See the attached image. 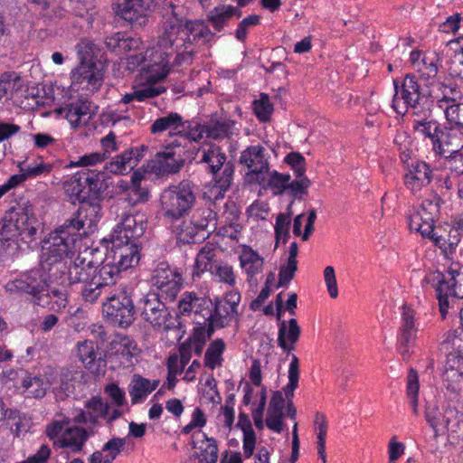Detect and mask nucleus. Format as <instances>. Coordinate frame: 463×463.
Masks as SVG:
<instances>
[{
	"instance_id": "21",
	"label": "nucleus",
	"mask_w": 463,
	"mask_h": 463,
	"mask_svg": "<svg viewBox=\"0 0 463 463\" xmlns=\"http://www.w3.org/2000/svg\"><path fill=\"white\" fill-rule=\"evenodd\" d=\"M113 262L121 271L136 267L140 260V246L137 241L112 239Z\"/></svg>"
},
{
	"instance_id": "31",
	"label": "nucleus",
	"mask_w": 463,
	"mask_h": 463,
	"mask_svg": "<svg viewBox=\"0 0 463 463\" xmlns=\"http://www.w3.org/2000/svg\"><path fill=\"white\" fill-rule=\"evenodd\" d=\"M126 441V438L110 439L102 446L101 450H97L90 455L88 463H113L124 450Z\"/></svg>"
},
{
	"instance_id": "29",
	"label": "nucleus",
	"mask_w": 463,
	"mask_h": 463,
	"mask_svg": "<svg viewBox=\"0 0 463 463\" xmlns=\"http://www.w3.org/2000/svg\"><path fill=\"white\" fill-rule=\"evenodd\" d=\"M301 335V328L297 319L282 320L279 326L278 345L288 354L295 349Z\"/></svg>"
},
{
	"instance_id": "18",
	"label": "nucleus",
	"mask_w": 463,
	"mask_h": 463,
	"mask_svg": "<svg viewBox=\"0 0 463 463\" xmlns=\"http://www.w3.org/2000/svg\"><path fill=\"white\" fill-rule=\"evenodd\" d=\"M93 250H85L73 257L66 263L65 273H59L61 277L66 276L69 284H82L94 279L96 261L89 260L87 256Z\"/></svg>"
},
{
	"instance_id": "45",
	"label": "nucleus",
	"mask_w": 463,
	"mask_h": 463,
	"mask_svg": "<svg viewBox=\"0 0 463 463\" xmlns=\"http://www.w3.org/2000/svg\"><path fill=\"white\" fill-rule=\"evenodd\" d=\"M216 257V249L212 245L203 246L199 252L197 253L195 259L194 269L196 270V275L199 276L200 273H203L206 270L210 272L214 268V265L218 262L215 260Z\"/></svg>"
},
{
	"instance_id": "51",
	"label": "nucleus",
	"mask_w": 463,
	"mask_h": 463,
	"mask_svg": "<svg viewBox=\"0 0 463 463\" xmlns=\"http://www.w3.org/2000/svg\"><path fill=\"white\" fill-rule=\"evenodd\" d=\"M164 91L165 89L161 87L146 86L141 89H137L131 93L125 94L120 101L124 104H128L133 100L144 101L147 99L155 98Z\"/></svg>"
},
{
	"instance_id": "58",
	"label": "nucleus",
	"mask_w": 463,
	"mask_h": 463,
	"mask_svg": "<svg viewBox=\"0 0 463 463\" xmlns=\"http://www.w3.org/2000/svg\"><path fill=\"white\" fill-rule=\"evenodd\" d=\"M252 108L256 117L263 122L270 119L273 112V104L269 100V95L261 93L259 99L252 102Z\"/></svg>"
},
{
	"instance_id": "26",
	"label": "nucleus",
	"mask_w": 463,
	"mask_h": 463,
	"mask_svg": "<svg viewBox=\"0 0 463 463\" xmlns=\"http://www.w3.org/2000/svg\"><path fill=\"white\" fill-rule=\"evenodd\" d=\"M77 353L79 359L91 373L99 375L105 373L107 363L101 354L96 351L94 342L85 340L78 343Z\"/></svg>"
},
{
	"instance_id": "23",
	"label": "nucleus",
	"mask_w": 463,
	"mask_h": 463,
	"mask_svg": "<svg viewBox=\"0 0 463 463\" xmlns=\"http://www.w3.org/2000/svg\"><path fill=\"white\" fill-rule=\"evenodd\" d=\"M95 432V428L92 426H89L87 429L80 426L70 427L63 430L57 440H54V446L67 448L72 453H79L82 450L88 439Z\"/></svg>"
},
{
	"instance_id": "15",
	"label": "nucleus",
	"mask_w": 463,
	"mask_h": 463,
	"mask_svg": "<svg viewBox=\"0 0 463 463\" xmlns=\"http://www.w3.org/2000/svg\"><path fill=\"white\" fill-rule=\"evenodd\" d=\"M76 185L72 193L78 200L95 198L99 201L101 194L108 188L106 173L102 171L90 170L79 174L75 177Z\"/></svg>"
},
{
	"instance_id": "55",
	"label": "nucleus",
	"mask_w": 463,
	"mask_h": 463,
	"mask_svg": "<svg viewBox=\"0 0 463 463\" xmlns=\"http://www.w3.org/2000/svg\"><path fill=\"white\" fill-rule=\"evenodd\" d=\"M198 324L193 330L192 335L188 337L191 341L206 344L207 340L212 337L217 326L215 323L211 320H206V322L201 323L199 320L196 322Z\"/></svg>"
},
{
	"instance_id": "12",
	"label": "nucleus",
	"mask_w": 463,
	"mask_h": 463,
	"mask_svg": "<svg viewBox=\"0 0 463 463\" xmlns=\"http://www.w3.org/2000/svg\"><path fill=\"white\" fill-rule=\"evenodd\" d=\"M103 312L121 327L129 326L135 320L136 308L130 295L126 289H120L103 303Z\"/></svg>"
},
{
	"instance_id": "2",
	"label": "nucleus",
	"mask_w": 463,
	"mask_h": 463,
	"mask_svg": "<svg viewBox=\"0 0 463 463\" xmlns=\"http://www.w3.org/2000/svg\"><path fill=\"white\" fill-rule=\"evenodd\" d=\"M175 6L170 5L163 14V23L157 38V46L162 49L188 47L189 45L205 44L213 33L208 25L201 20H189L177 14Z\"/></svg>"
},
{
	"instance_id": "61",
	"label": "nucleus",
	"mask_w": 463,
	"mask_h": 463,
	"mask_svg": "<svg viewBox=\"0 0 463 463\" xmlns=\"http://www.w3.org/2000/svg\"><path fill=\"white\" fill-rule=\"evenodd\" d=\"M102 288L103 287L100 285V282H98L95 279L82 283L80 289L82 299L90 304L95 303L100 297Z\"/></svg>"
},
{
	"instance_id": "7",
	"label": "nucleus",
	"mask_w": 463,
	"mask_h": 463,
	"mask_svg": "<svg viewBox=\"0 0 463 463\" xmlns=\"http://www.w3.org/2000/svg\"><path fill=\"white\" fill-rule=\"evenodd\" d=\"M141 317L154 328L169 331L178 328L181 325L178 314L171 311L161 301L160 296L156 292H148L139 301Z\"/></svg>"
},
{
	"instance_id": "35",
	"label": "nucleus",
	"mask_w": 463,
	"mask_h": 463,
	"mask_svg": "<svg viewBox=\"0 0 463 463\" xmlns=\"http://www.w3.org/2000/svg\"><path fill=\"white\" fill-rule=\"evenodd\" d=\"M435 90V98L439 109L457 104L462 99V92L455 83L438 82Z\"/></svg>"
},
{
	"instance_id": "52",
	"label": "nucleus",
	"mask_w": 463,
	"mask_h": 463,
	"mask_svg": "<svg viewBox=\"0 0 463 463\" xmlns=\"http://www.w3.org/2000/svg\"><path fill=\"white\" fill-rule=\"evenodd\" d=\"M288 383L284 387L283 391L286 399L291 401L294 392L298 386L299 380V360L297 355L291 354V362L288 367Z\"/></svg>"
},
{
	"instance_id": "36",
	"label": "nucleus",
	"mask_w": 463,
	"mask_h": 463,
	"mask_svg": "<svg viewBox=\"0 0 463 463\" xmlns=\"http://www.w3.org/2000/svg\"><path fill=\"white\" fill-rule=\"evenodd\" d=\"M159 380L150 381L140 374H134L129 384V395L133 404L145 400L148 394L157 388Z\"/></svg>"
},
{
	"instance_id": "10",
	"label": "nucleus",
	"mask_w": 463,
	"mask_h": 463,
	"mask_svg": "<svg viewBox=\"0 0 463 463\" xmlns=\"http://www.w3.org/2000/svg\"><path fill=\"white\" fill-rule=\"evenodd\" d=\"M39 225L33 206L31 204L19 205L5 213L3 218L2 234L6 237L25 235L31 238L36 233Z\"/></svg>"
},
{
	"instance_id": "8",
	"label": "nucleus",
	"mask_w": 463,
	"mask_h": 463,
	"mask_svg": "<svg viewBox=\"0 0 463 463\" xmlns=\"http://www.w3.org/2000/svg\"><path fill=\"white\" fill-rule=\"evenodd\" d=\"M49 284L42 269H33L9 280L5 288L10 294H26L34 304L42 305L44 295L48 294Z\"/></svg>"
},
{
	"instance_id": "28",
	"label": "nucleus",
	"mask_w": 463,
	"mask_h": 463,
	"mask_svg": "<svg viewBox=\"0 0 463 463\" xmlns=\"http://www.w3.org/2000/svg\"><path fill=\"white\" fill-rule=\"evenodd\" d=\"M57 113L65 118L72 128L85 125L90 119V102L87 99H78L57 109Z\"/></svg>"
},
{
	"instance_id": "5",
	"label": "nucleus",
	"mask_w": 463,
	"mask_h": 463,
	"mask_svg": "<svg viewBox=\"0 0 463 463\" xmlns=\"http://www.w3.org/2000/svg\"><path fill=\"white\" fill-rule=\"evenodd\" d=\"M395 95L392 99V108L399 114L409 112L413 120H427L431 117L432 100L420 91V87L414 76L407 75L398 90L394 81Z\"/></svg>"
},
{
	"instance_id": "39",
	"label": "nucleus",
	"mask_w": 463,
	"mask_h": 463,
	"mask_svg": "<svg viewBox=\"0 0 463 463\" xmlns=\"http://www.w3.org/2000/svg\"><path fill=\"white\" fill-rule=\"evenodd\" d=\"M417 331L418 328L415 325V314L413 309L407 306H403L398 341L414 343Z\"/></svg>"
},
{
	"instance_id": "50",
	"label": "nucleus",
	"mask_w": 463,
	"mask_h": 463,
	"mask_svg": "<svg viewBox=\"0 0 463 463\" xmlns=\"http://www.w3.org/2000/svg\"><path fill=\"white\" fill-rule=\"evenodd\" d=\"M105 44L111 52H127L137 49L139 44L138 39L124 38L120 33L107 37Z\"/></svg>"
},
{
	"instance_id": "1",
	"label": "nucleus",
	"mask_w": 463,
	"mask_h": 463,
	"mask_svg": "<svg viewBox=\"0 0 463 463\" xmlns=\"http://www.w3.org/2000/svg\"><path fill=\"white\" fill-rule=\"evenodd\" d=\"M442 200L437 194L425 199L420 208L409 217L411 231L420 232L422 237L431 240L447 258H452L460 242V232L450 224L434 226L435 220L439 215Z\"/></svg>"
},
{
	"instance_id": "41",
	"label": "nucleus",
	"mask_w": 463,
	"mask_h": 463,
	"mask_svg": "<svg viewBox=\"0 0 463 463\" xmlns=\"http://www.w3.org/2000/svg\"><path fill=\"white\" fill-rule=\"evenodd\" d=\"M120 272L121 270L113 261H105L101 263L96 261L94 279L98 282H100V285L105 288L107 286L115 284L119 277Z\"/></svg>"
},
{
	"instance_id": "32",
	"label": "nucleus",
	"mask_w": 463,
	"mask_h": 463,
	"mask_svg": "<svg viewBox=\"0 0 463 463\" xmlns=\"http://www.w3.org/2000/svg\"><path fill=\"white\" fill-rule=\"evenodd\" d=\"M184 165V159L173 147L167 146L165 151L159 152L154 161V168L160 174H176Z\"/></svg>"
},
{
	"instance_id": "14",
	"label": "nucleus",
	"mask_w": 463,
	"mask_h": 463,
	"mask_svg": "<svg viewBox=\"0 0 463 463\" xmlns=\"http://www.w3.org/2000/svg\"><path fill=\"white\" fill-rule=\"evenodd\" d=\"M239 163L248 168L246 179L250 183L264 184L269 172L266 148L257 145L250 146L240 156Z\"/></svg>"
},
{
	"instance_id": "57",
	"label": "nucleus",
	"mask_w": 463,
	"mask_h": 463,
	"mask_svg": "<svg viewBox=\"0 0 463 463\" xmlns=\"http://www.w3.org/2000/svg\"><path fill=\"white\" fill-rule=\"evenodd\" d=\"M234 122L232 120L217 121L205 124L206 137L213 139H222L232 134V128Z\"/></svg>"
},
{
	"instance_id": "11",
	"label": "nucleus",
	"mask_w": 463,
	"mask_h": 463,
	"mask_svg": "<svg viewBox=\"0 0 463 463\" xmlns=\"http://www.w3.org/2000/svg\"><path fill=\"white\" fill-rule=\"evenodd\" d=\"M457 266L451 265L446 273L438 272L434 278L438 281L437 293L442 318H445L448 312L449 297L463 298V272Z\"/></svg>"
},
{
	"instance_id": "20",
	"label": "nucleus",
	"mask_w": 463,
	"mask_h": 463,
	"mask_svg": "<svg viewBox=\"0 0 463 463\" xmlns=\"http://www.w3.org/2000/svg\"><path fill=\"white\" fill-rule=\"evenodd\" d=\"M79 202L80 205L78 211L73 213L71 218L64 222V223L78 232L85 225L88 228H92L96 225L100 218L101 210L99 201L95 198L79 200Z\"/></svg>"
},
{
	"instance_id": "40",
	"label": "nucleus",
	"mask_w": 463,
	"mask_h": 463,
	"mask_svg": "<svg viewBox=\"0 0 463 463\" xmlns=\"http://www.w3.org/2000/svg\"><path fill=\"white\" fill-rule=\"evenodd\" d=\"M241 268L246 271L250 280L256 274L262 271L263 259L250 247H244L240 255Z\"/></svg>"
},
{
	"instance_id": "6",
	"label": "nucleus",
	"mask_w": 463,
	"mask_h": 463,
	"mask_svg": "<svg viewBox=\"0 0 463 463\" xmlns=\"http://www.w3.org/2000/svg\"><path fill=\"white\" fill-rule=\"evenodd\" d=\"M196 187L189 181L172 185L161 194L164 217L173 222L188 213L196 202Z\"/></svg>"
},
{
	"instance_id": "53",
	"label": "nucleus",
	"mask_w": 463,
	"mask_h": 463,
	"mask_svg": "<svg viewBox=\"0 0 463 463\" xmlns=\"http://www.w3.org/2000/svg\"><path fill=\"white\" fill-rule=\"evenodd\" d=\"M443 349L452 353L463 354V331L459 329L449 330L443 335L440 343Z\"/></svg>"
},
{
	"instance_id": "47",
	"label": "nucleus",
	"mask_w": 463,
	"mask_h": 463,
	"mask_svg": "<svg viewBox=\"0 0 463 463\" xmlns=\"http://www.w3.org/2000/svg\"><path fill=\"white\" fill-rule=\"evenodd\" d=\"M225 349V344L222 339L213 341L204 354V365L212 370L220 366L222 362V354Z\"/></svg>"
},
{
	"instance_id": "64",
	"label": "nucleus",
	"mask_w": 463,
	"mask_h": 463,
	"mask_svg": "<svg viewBox=\"0 0 463 463\" xmlns=\"http://www.w3.org/2000/svg\"><path fill=\"white\" fill-rule=\"evenodd\" d=\"M211 273L217 277L221 282L226 283L229 286L235 284V275L232 266L227 263L218 261Z\"/></svg>"
},
{
	"instance_id": "62",
	"label": "nucleus",
	"mask_w": 463,
	"mask_h": 463,
	"mask_svg": "<svg viewBox=\"0 0 463 463\" xmlns=\"http://www.w3.org/2000/svg\"><path fill=\"white\" fill-rule=\"evenodd\" d=\"M290 180L289 175L273 171L268 179V186L273 190L274 194L279 195L286 192Z\"/></svg>"
},
{
	"instance_id": "38",
	"label": "nucleus",
	"mask_w": 463,
	"mask_h": 463,
	"mask_svg": "<svg viewBox=\"0 0 463 463\" xmlns=\"http://www.w3.org/2000/svg\"><path fill=\"white\" fill-rule=\"evenodd\" d=\"M23 387L27 397L40 399L43 398L49 385L48 381L43 377L32 375L26 371H20Z\"/></svg>"
},
{
	"instance_id": "16",
	"label": "nucleus",
	"mask_w": 463,
	"mask_h": 463,
	"mask_svg": "<svg viewBox=\"0 0 463 463\" xmlns=\"http://www.w3.org/2000/svg\"><path fill=\"white\" fill-rule=\"evenodd\" d=\"M241 294L232 290L225 294L222 298H216L213 303L212 320L217 328H223L231 325L232 321H238L241 316L239 304Z\"/></svg>"
},
{
	"instance_id": "43",
	"label": "nucleus",
	"mask_w": 463,
	"mask_h": 463,
	"mask_svg": "<svg viewBox=\"0 0 463 463\" xmlns=\"http://www.w3.org/2000/svg\"><path fill=\"white\" fill-rule=\"evenodd\" d=\"M206 237V234L194 225L191 220L182 222L176 228L177 241L183 244L196 243L203 241Z\"/></svg>"
},
{
	"instance_id": "44",
	"label": "nucleus",
	"mask_w": 463,
	"mask_h": 463,
	"mask_svg": "<svg viewBox=\"0 0 463 463\" xmlns=\"http://www.w3.org/2000/svg\"><path fill=\"white\" fill-rule=\"evenodd\" d=\"M22 89L20 76L14 72H5L0 77V101L11 99Z\"/></svg>"
},
{
	"instance_id": "63",
	"label": "nucleus",
	"mask_w": 463,
	"mask_h": 463,
	"mask_svg": "<svg viewBox=\"0 0 463 463\" xmlns=\"http://www.w3.org/2000/svg\"><path fill=\"white\" fill-rule=\"evenodd\" d=\"M444 157L445 166L456 175H463V146L455 152L448 153Z\"/></svg>"
},
{
	"instance_id": "42",
	"label": "nucleus",
	"mask_w": 463,
	"mask_h": 463,
	"mask_svg": "<svg viewBox=\"0 0 463 463\" xmlns=\"http://www.w3.org/2000/svg\"><path fill=\"white\" fill-rule=\"evenodd\" d=\"M216 213L210 207H201L194 212L190 220L199 230L209 234L211 232L210 230L213 231L216 229Z\"/></svg>"
},
{
	"instance_id": "22",
	"label": "nucleus",
	"mask_w": 463,
	"mask_h": 463,
	"mask_svg": "<svg viewBox=\"0 0 463 463\" xmlns=\"http://www.w3.org/2000/svg\"><path fill=\"white\" fill-rule=\"evenodd\" d=\"M178 308L183 316L194 313L195 317L199 316L206 322L213 317V302L208 298L198 297L194 292L186 291L178 302Z\"/></svg>"
},
{
	"instance_id": "49",
	"label": "nucleus",
	"mask_w": 463,
	"mask_h": 463,
	"mask_svg": "<svg viewBox=\"0 0 463 463\" xmlns=\"http://www.w3.org/2000/svg\"><path fill=\"white\" fill-rule=\"evenodd\" d=\"M412 128L418 135L429 138L432 145L441 128L439 122L430 118L427 120H413Z\"/></svg>"
},
{
	"instance_id": "24",
	"label": "nucleus",
	"mask_w": 463,
	"mask_h": 463,
	"mask_svg": "<svg viewBox=\"0 0 463 463\" xmlns=\"http://www.w3.org/2000/svg\"><path fill=\"white\" fill-rule=\"evenodd\" d=\"M433 177V169L424 161L412 163L404 176L406 187L417 195L423 187L429 185Z\"/></svg>"
},
{
	"instance_id": "48",
	"label": "nucleus",
	"mask_w": 463,
	"mask_h": 463,
	"mask_svg": "<svg viewBox=\"0 0 463 463\" xmlns=\"http://www.w3.org/2000/svg\"><path fill=\"white\" fill-rule=\"evenodd\" d=\"M181 126H184L182 117L176 112H171L167 116L156 119L150 127V131L156 134L167 129L177 130Z\"/></svg>"
},
{
	"instance_id": "9",
	"label": "nucleus",
	"mask_w": 463,
	"mask_h": 463,
	"mask_svg": "<svg viewBox=\"0 0 463 463\" xmlns=\"http://www.w3.org/2000/svg\"><path fill=\"white\" fill-rule=\"evenodd\" d=\"M80 64L72 72L74 82L84 84L91 90H97L100 85L101 76L96 68V52L98 47L89 39H81L76 46Z\"/></svg>"
},
{
	"instance_id": "54",
	"label": "nucleus",
	"mask_w": 463,
	"mask_h": 463,
	"mask_svg": "<svg viewBox=\"0 0 463 463\" xmlns=\"http://www.w3.org/2000/svg\"><path fill=\"white\" fill-rule=\"evenodd\" d=\"M142 178L135 173L132 176L131 185L128 189V201L136 204L148 200L149 193L146 188L141 185Z\"/></svg>"
},
{
	"instance_id": "37",
	"label": "nucleus",
	"mask_w": 463,
	"mask_h": 463,
	"mask_svg": "<svg viewBox=\"0 0 463 463\" xmlns=\"http://www.w3.org/2000/svg\"><path fill=\"white\" fill-rule=\"evenodd\" d=\"M233 16L241 17V11L238 7L222 5L210 11L207 14V20L216 31L221 32Z\"/></svg>"
},
{
	"instance_id": "33",
	"label": "nucleus",
	"mask_w": 463,
	"mask_h": 463,
	"mask_svg": "<svg viewBox=\"0 0 463 463\" xmlns=\"http://www.w3.org/2000/svg\"><path fill=\"white\" fill-rule=\"evenodd\" d=\"M143 232L142 222H137L133 215H124L114 229L112 239L137 241Z\"/></svg>"
},
{
	"instance_id": "56",
	"label": "nucleus",
	"mask_w": 463,
	"mask_h": 463,
	"mask_svg": "<svg viewBox=\"0 0 463 463\" xmlns=\"http://www.w3.org/2000/svg\"><path fill=\"white\" fill-rule=\"evenodd\" d=\"M115 354L120 358L124 364H132V358L137 354V345L128 338L123 337L115 345Z\"/></svg>"
},
{
	"instance_id": "30",
	"label": "nucleus",
	"mask_w": 463,
	"mask_h": 463,
	"mask_svg": "<svg viewBox=\"0 0 463 463\" xmlns=\"http://www.w3.org/2000/svg\"><path fill=\"white\" fill-rule=\"evenodd\" d=\"M284 406L285 398L282 392L280 391L274 392L267 411L266 425L277 433H280L283 430Z\"/></svg>"
},
{
	"instance_id": "19",
	"label": "nucleus",
	"mask_w": 463,
	"mask_h": 463,
	"mask_svg": "<svg viewBox=\"0 0 463 463\" xmlns=\"http://www.w3.org/2000/svg\"><path fill=\"white\" fill-rule=\"evenodd\" d=\"M174 52L153 46L146 51V63H145L146 80L149 81L162 80L169 72V56Z\"/></svg>"
},
{
	"instance_id": "17",
	"label": "nucleus",
	"mask_w": 463,
	"mask_h": 463,
	"mask_svg": "<svg viewBox=\"0 0 463 463\" xmlns=\"http://www.w3.org/2000/svg\"><path fill=\"white\" fill-rule=\"evenodd\" d=\"M151 281L158 290L161 297L175 299L182 287V278L180 274L171 269L168 264L159 263L153 270Z\"/></svg>"
},
{
	"instance_id": "34",
	"label": "nucleus",
	"mask_w": 463,
	"mask_h": 463,
	"mask_svg": "<svg viewBox=\"0 0 463 463\" xmlns=\"http://www.w3.org/2000/svg\"><path fill=\"white\" fill-rule=\"evenodd\" d=\"M455 416L456 411L452 409H447L444 412H441L438 409L426 408L425 411V419L433 430L435 438L444 434L449 429L452 418Z\"/></svg>"
},
{
	"instance_id": "3",
	"label": "nucleus",
	"mask_w": 463,
	"mask_h": 463,
	"mask_svg": "<svg viewBox=\"0 0 463 463\" xmlns=\"http://www.w3.org/2000/svg\"><path fill=\"white\" fill-rule=\"evenodd\" d=\"M80 237V232L66 223L52 232L46 242L49 246L43 257V269L48 270L56 279L59 273H65L66 263L75 256L76 243Z\"/></svg>"
},
{
	"instance_id": "46",
	"label": "nucleus",
	"mask_w": 463,
	"mask_h": 463,
	"mask_svg": "<svg viewBox=\"0 0 463 463\" xmlns=\"http://www.w3.org/2000/svg\"><path fill=\"white\" fill-rule=\"evenodd\" d=\"M463 376V354L449 352L443 373L447 381H458Z\"/></svg>"
},
{
	"instance_id": "27",
	"label": "nucleus",
	"mask_w": 463,
	"mask_h": 463,
	"mask_svg": "<svg viewBox=\"0 0 463 463\" xmlns=\"http://www.w3.org/2000/svg\"><path fill=\"white\" fill-rule=\"evenodd\" d=\"M109 406L104 403L101 398L93 397L85 404V410H80L73 417L72 421L78 424L90 423L94 428L99 418H106Z\"/></svg>"
},
{
	"instance_id": "59",
	"label": "nucleus",
	"mask_w": 463,
	"mask_h": 463,
	"mask_svg": "<svg viewBox=\"0 0 463 463\" xmlns=\"http://www.w3.org/2000/svg\"><path fill=\"white\" fill-rule=\"evenodd\" d=\"M419 379L417 372L411 368L407 378V393L410 398V402L412 407V411L415 415L419 414L418 410V392H419Z\"/></svg>"
},
{
	"instance_id": "25",
	"label": "nucleus",
	"mask_w": 463,
	"mask_h": 463,
	"mask_svg": "<svg viewBox=\"0 0 463 463\" xmlns=\"http://www.w3.org/2000/svg\"><path fill=\"white\" fill-rule=\"evenodd\" d=\"M463 146V131L452 126L440 128L432 146L433 151L439 156H446Z\"/></svg>"
},
{
	"instance_id": "13",
	"label": "nucleus",
	"mask_w": 463,
	"mask_h": 463,
	"mask_svg": "<svg viewBox=\"0 0 463 463\" xmlns=\"http://www.w3.org/2000/svg\"><path fill=\"white\" fill-rule=\"evenodd\" d=\"M112 5L116 14L132 28H142L153 12L154 0H114Z\"/></svg>"
},
{
	"instance_id": "60",
	"label": "nucleus",
	"mask_w": 463,
	"mask_h": 463,
	"mask_svg": "<svg viewBox=\"0 0 463 463\" xmlns=\"http://www.w3.org/2000/svg\"><path fill=\"white\" fill-rule=\"evenodd\" d=\"M444 114L449 126L463 131V102L459 101L447 107Z\"/></svg>"
},
{
	"instance_id": "4",
	"label": "nucleus",
	"mask_w": 463,
	"mask_h": 463,
	"mask_svg": "<svg viewBox=\"0 0 463 463\" xmlns=\"http://www.w3.org/2000/svg\"><path fill=\"white\" fill-rule=\"evenodd\" d=\"M198 164L203 165L206 172L213 176L214 185L211 192L215 194L214 199L224 197L232 183L234 175V165L227 161L226 154L215 145L210 144L202 146L196 154Z\"/></svg>"
}]
</instances>
